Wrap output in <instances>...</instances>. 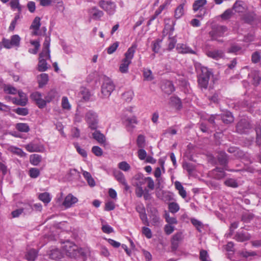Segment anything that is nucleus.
<instances>
[{"label": "nucleus", "instance_id": "f257e3e1", "mask_svg": "<svg viewBox=\"0 0 261 261\" xmlns=\"http://www.w3.org/2000/svg\"><path fill=\"white\" fill-rule=\"evenodd\" d=\"M4 90L6 93L13 95L18 93L17 97L11 96L6 97L9 100H11L13 103L21 106H24L27 103L28 97L26 94L24 92L18 91L15 88L10 85H6L4 87Z\"/></svg>", "mask_w": 261, "mask_h": 261}, {"label": "nucleus", "instance_id": "f03ea898", "mask_svg": "<svg viewBox=\"0 0 261 261\" xmlns=\"http://www.w3.org/2000/svg\"><path fill=\"white\" fill-rule=\"evenodd\" d=\"M50 41V37L46 36L43 44L42 50L39 55L38 68L40 71H45L48 68L46 60L50 59V58L49 50Z\"/></svg>", "mask_w": 261, "mask_h": 261}, {"label": "nucleus", "instance_id": "7ed1b4c3", "mask_svg": "<svg viewBox=\"0 0 261 261\" xmlns=\"http://www.w3.org/2000/svg\"><path fill=\"white\" fill-rule=\"evenodd\" d=\"M137 47V44L134 43L124 53V58L122 59L119 65V69L121 73H127L128 72V67L132 62Z\"/></svg>", "mask_w": 261, "mask_h": 261}, {"label": "nucleus", "instance_id": "20e7f679", "mask_svg": "<svg viewBox=\"0 0 261 261\" xmlns=\"http://www.w3.org/2000/svg\"><path fill=\"white\" fill-rule=\"evenodd\" d=\"M195 67L198 72H200L198 76V82L199 87L201 89L207 88L210 77L212 75L211 70L207 67L202 66L201 64L199 63H196Z\"/></svg>", "mask_w": 261, "mask_h": 261}, {"label": "nucleus", "instance_id": "39448f33", "mask_svg": "<svg viewBox=\"0 0 261 261\" xmlns=\"http://www.w3.org/2000/svg\"><path fill=\"white\" fill-rule=\"evenodd\" d=\"M115 89V85L111 79L105 77L101 87V93L104 97H109Z\"/></svg>", "mask_w": 261, "mask_h": 261}, {"label": "nucleus", "instance_id": "423d86ee", "mask_svg": "<svg viewBox=\"0 0 261 261\" xmlns=\"http://www.w3.org/2000/svg\"><path fill=\"white\" fill-rule=\"evenodd\" d=\"M173 31V25H166L163 31L164 36L168 34V49L170 50L174 48L177 42L175 37L172 36Z\"/></svg>", "mask_w": 261, "mask_h": 261}, {"label": "nucleus", "instance_id": "0eeeda50", "mask_svg": "<svg viewBox=\"0 0 261 261\" xmlns=\"http://www.w3.org/2000/svg\"><path fill=\"white\" fill-rule=\"evenodd\" d=\"M62 248L66 254L70 257H74L79 253L77 246L69 241L65 242Z\"/></svg>", "mask_w": 261, "mask_h": 261}, {"label": "nucleus", "instance_id": "6e6552de", "mask_svg": "<svg viewBox=\"0 0 261 261\" xmlns=\"http://www.w3.org/2000/svg\"><path fill=\"white\" fill-rule=\"evenodd\" d=\"M98 5L108 15H112L116 11V5L112 1L101 0L99 2Z\"/></svg>", "mask_w": 261, "mask_h": 261}, {"label": "nucleus", "instance_id": "1a4fd4ad", "mask_svg": "<svg viewBox=\"0 0 261 261\" xmlns=\"http://www.w3.org/2000/svg\"><path fill=\"white\" fill-rule=\"evenodd\" d=\"M228 29L224 25L214 27L210 32V34L213 40H217L218 37H223L227 32Z\"/></svg>", "mask_w": 261, "mask_h": 261}, {"label": "nucleus", "instance_id": "9d476101", "mask_svg": "<svg viewBox=\"0 0 261 261\" xmlns=\"http://www.w3.org/2000/svg\"><path fill=\"white\" fill-rule=\"evenodd\" d=\"M25 149L30 152H43L45 150L44 146L40 143L33 141L29 144L25 145Z\"/></svg>", "mask_w": 261, "mask_h": 261}, {"label": "nucleus", "instance_id": "9b49d317", "mask_svg": "<svg viewBox=\"0 0 261 261\" xmlns=\"http://www.w3.org/2000/svg\"><path fill=\"white\" fill-rule=\"evenodd\" d=\"M255 104L254 99H250L247 98L244 101L239 103V109H243L242 111H247L249 113H252L253 112L252 111V108Z\"/></svg>", "mask_w": 261, "mask_h": 261}, {"label": "nucleus", "instance_id": "f8f14e48", "mask_svg": "<svg viewBox=\"0 0 261 261\" xmlns=\"http://www.w3.org/2000/svg\"><path fill=\"white\" fill-rule=\"evenodd\" d=\"M237 130L241 134L247 133L251 128V124L245 119L241 120L237 125Z\"/></svg>", "mask_w": 261, "mask_h": 261}, {"label": "nucleus", "instance_id": "ddd939ff", "mask_svg": "<svg viewBox=\"0 0 261 261\" xmlns=\"http://www.w3.org/2000/svg\"><path fill=\"white\" fill-rule=\"evenodd\" d=\"M227 52L236 55L241 54L244 52L243 45L236 42L231 43L227 49Z\"/></svg>", "mask_w": 261, "mask_h": 261}, {"label": "nucleus", "instance_id": "4468645a", "mask_svg": "<svg viewBox=\"0 0 261 261\" xmlns=\"http://www.w3.org/2000/svg\"><path fill=\"white\" fill-rule=\"evenodd\" d=\"M227 170L228 169L226 167H216L211 171L210 174L214 178L219 180L222 179L225 176L226 173L224 170Z\"/></svg>", "mask_w": 261, "mask_h": 261}, {"label": "nucleus", "instance_id": "2eb2a0df", "mask_svg": "<svg viewBox=\"0 0 261 261\" xmlns=\"http://www.w3.org/2000/svg\"><path fill=\"white\" fill-rule=\"evenodd\" d=\"M261 80V73L257 70H254L248 74L249 82L254 86L259 84Z\"/></svg>", "mask_w": 261, "mask_h": 261}, {"label": "nucleus", "instance_id": "dca6fc26", "mask_svg": "<svg viewBox=\"0 0 261 261\" xmlns=\"http://www.w3.org/2000/svg\"><path fill=\"white\" fill-rule=\"evenodd\" d=\"M205 54L208 57L216 60H218L224 57V53L223 51L219 49H208L206 50Z\"/></svg>", "mask_w": 261, "mask_h": 261}, {"label": "nucleus", "instance_id": "f3484780", "mask_svg": "<svg viewBox=\"0 0 261 261\" xmlns=\"http://www.w3.org/2000/svg\"><path fill=\"white\" fill-rule=\"evenodd\" d=\"M113 174L115 179L120 184L125 186V189L127 190L129 189V186L126 182L124 174L117 170L113 171Z\"/></svg>", "mask_w": 261, "mask_h": 261}, {"label": "nucleus", "instance_id": "a211bd4d", "mask_svg": "<svg viewBox=\"0 0 261 261\" xmlns=\"http://www.w3.org/2000/svg\"><path fill=\"white\" fill-rule=\"evenodd\" d=\"M176 49L178 53L181 54H196L195 50L184 43H178L176 45Z\"/></svg>", "mask_w": 261, "mask_h": 261}, {"label": "nucleus", "instance_id": "6ab92c4d", "mask_svg": "<svg viewBox=\"0 0 261 261\" xmlns=\"http://www.w3.org/2000/svg\"><path fill=\"white\" fill-rule=\"evenodd\" d=\"M78 201L76 197L69 194L64 199L62 203L63 205L66 208L71 207L74 204Z\"/></svg>", "mask_w": 261, "mask_h": 261}, {"label": "nucleus", "instance_id": "aec40b11", "mask_svg": "<svg viewBox=\"0 0 261 261\" xmlns=\"http://www.w3.org/2000/svg\"><path fill=\"white\" fill-rule=\"evenodd\" d=\"M161 89L165 93L168 94L171 93L175 90L172 83L168 80H164L162 81Z\"/></svg>", "mask_w": 261, "mask_h": 261}, {"label": "nucleus", "instance_id": "412c9836", "mask_svg": "<svg viewBox=\"0 0 261 261\" xmlns=\"http://www.w3.org/2000/svg\"><path fill=\"white\" fill-rule=\"evenodd\" d=\"M206 0H196L193 4V10L196 12L198 11H203V14L206 13V10L203 9V7L206 4Z\"/></svg>", "mask_w": 261, "mask_h": 261}, {"label": "nucleus", "instance_id": "4be33fe9", "mask_svg": "<svg viewBox=\"0 0 261 261\" xmlns=\"http://www.w3.org/2000/svg\"><path fill=\"white\" fill-rule=\"evenodd\" d=\"M250 238V234L248 232L243 231H238L234 237L236 240L241 242L249 240Z\"/></svg>", "mask_w": 261, "mask_h": 261}, {"label": "nucleus", "instance_id": "5701e85b", "mask_svg": "<svg viewBox=\"0 0 261 261\" xmlns=\"http://www.w3.org/2000/svg\"><path fill=\"white\" fill-rule=\"evenodd\" d=\"M48 255L49 258L56 260H60L63 257V253L61 252L59 249L57 248L50 250Z\"/></svg>", "mask_w": 261, "mask_h": 261}, {"label": "nucleus", "instance_id": "b1692460", "mask_svg": "<svg viewBox=\"0 0 261 261\" xmlns=\"http://www.w3.org/2000/svg\"><path fill=\"white\" fill-rule=\"evenodd\" d=\"M123 122L127 128H134L135 124H137V121L136 117L133 116L130 117L125 118L123 119Z\"/></svg>", "mask_w": 261, "mask_h": 261}, {"label": "nucleus", "instance_id": "393cba45", "mask_svg": "<svg viewBox=\"0 0 261 261\" xmlns=\"http://www.w3.org/2000/svg\"><path fill=\"white\" fill-rule=\"evenodd\" d=\"M87 122L89 128L95 130L97 128L98 120L94 115H89L87 118Z\"/></svg>", "mask_w": 261, "mask_h": 261}, {"label": "nucleus", "instance_id": "a878e982", "mask_svg": "<svg viewBox=\"0 0 261 261\" xmlns=\"http://www.w3.org/2000/svg\"><path fill=\"white\" fill-rule=\"evenodd\" d=\"M93 137L99 143L101 144H105L106 143V137L101 134L100 131L96 130L92 134Z\"/></svg>", "mask_w": 261, "mask_h": 261}, {"label": "nucleus", "instance_id": "bb28decb", "mask_svg": "<svg viewBox=\"0 0 261 261\" xmlns=\"http://www.w3.org/2000/svg\"><path fill=\"white\" fill-rule=\"evenodd\" d=\"M90 13L93 19L95 20L100 19L103 15V12L98 9L95 7H94L90 9Z\"/></svg>", "mask_w": 261, "mask_h": 261}, {"label": "nucleus", "instance_id": "cd10ccee", "mask_svg": "<svg viewBox=\"0 0 261 261\" xmlns=\"http://www.w3.org/2000/svg\"><path fill=\"white\" fill-rule=\"evenodd\" d=\"M170 105L176 110L180 109L182 107L180 99L176 96H172L170 97Z\"/></svg>", "mask_w": 261, "mask_h": 261}, {"label": "nucleus", "instance_id": "c85d7f7f", "mask_svg": "<svg viewBox=\"0 0 261 261\" xmlns=\"http://www.w3.org/2000/svg\"><path fill=\"white\" fill-rule=\"evenodd\" d=\"M185 3L180 4L175 9L174 11V17L176 19L181 18L185 13Z\"/></svg>", "mask_w": 261, "mask_h": 261}, {"label": "nucleus", "instance_id": "c756f323", "mask_svg": "<svg viewBox=\"0 0 261 261\" xmlns=\"http://www.w3.org/2000/svg\"><path fill=\"white\" fill-rule=\"evenodd\" d=\"M79 96L83 100L88 101L90 99L91 94L88 89L82 88L79 93Z\"/></svg>", "mask_w": 261, "mask_h": 261}, {"label": "nucleus", "instance_id": "7c9ffc66", "mask_svg": "<svg viewBox=\"0 0 261 261\" xmlns=\"http://www.w3.org/2000/svg\"><path fill=\"white\" fill-rule=\"evenodd\" d=\"M142 72L143 78L145 81H151L154 79L152 72L150 69L144 68L143 69Z\"/></svg>", "mask_w": 261, "mask_h": 261}, {"label": "nucleus", "instance_id": "2f4dec72", "mask_svg": "<svg viewBox=\"0 0 261 261\" xmlns=\"http://www.w3.org/2000/svg\"><path fill=\"white\" fill-rule=\"evenodd\" d=\"M40 23V18L39 17H36L31 25V29L34 30L33 32L34 35H37V31L39 30Z\"/></svg>", "mask_w": 261, "mask_h": 261}, {"label": "nucleus", "instance_id": "473e14b6", "mask_svg": "<svg viewBox=\"0 0 261 261\" xmlns=\"http://www.w3.org/2000/svg\"><path fill=\"white\" fill-rule=\"evenodd\" d=\"M42 156L38 154H34L30 155V162L34 166H37L41 162Z\"/></svg>", "mask_w": 261, "mask_h": 261}, {"label": "nucleus", "instance_id": "72a5a7b5", "mask_svg": "<svg viewBox=\"0 0 261 261\" xmlns=\"http://www.w3.org/2000/svg\"><path fill=\"white\" fill-rule=\"evenodd\" d=\"M38 82L40 87L46 85L48 80V76L46 73H41L37 77Z\"/></svg>", "mask_w": 261, "mask_h": 261}, {"label": "nucleus", "instance_id": "f704fd0d", "mask_svg": "<svg viewBox=\"0 0 261 261\" xmlns=\"http://www.w3.org/2000/svg\"><path fill=\"white\" fill-rule=\"evenodd\" d=\"M218 160L221 165L223 166L224 167H226V166L228 163V159L227 154L225 152H221L219 154Z\"/></svg>", "mask_w": 261, "mask_h": 261}, {"label": "nucleus", "instance_id": "c9c22d12", "mask_svg": "<svg viewBox=\"0 0 261 261\" xmlns=\"http://www.w3.org/2000/svg\"><path fill=\"white\" fill-rule=\"evenodd\" d=\"M37 251L35 249H31L27 252L25 258L29 261H34L37 256Z\"/></svg>", "mask_w": 261, "mask_h": 261}, {"label": "nucleus", "instance_id": "e433bc0d", "mask_svg": "<svg viewBox=\"0 0 261 261\" xmlns=\"http://www.w3.org/2000/svg\"><path fill=\"white\" fill-rule=\"evenodd\" d=\"M61 106L62 109L66 111H69L71 109V106L66 96H63L61 100Z\"/></svg>", "mask_w": 261, "mask_h": 261}, {"label": "nucleus", "instance_id": "4c0bfd02", "mask_svg": "<svg viewBox=\"0 0 261 261\" xmlns=\"http://www.w3.org/2000/svg\"><path fill=\"white\" fill-rule=\"evenodd\" d=\"M232 9L236 12H243L245 10V7L243 6V2L237 1L233 4Z\"/></svg>", "mask_w": 261, "mask_h": 261}, {"label": "nucleus", "instance_id": "58836bf2", "mask_svg": "<svg viewBox=\"0 0 261 261\" xmlns=\"http://www.w3.org/2000/svg\"><path fill=\"white\" fill-rule=\"evenodd\" d=\"M30 43L34 46V48H30L29 49V52L32 54H36L37 53L38 50L40 47V43L39 41L35 40H31Z\"/></svg>", "mask_w": 261, "mask_h": 261}, {"label": "nucleus", "instance_id": "ea45409f", "mask_svg": "<svg viewBox=\"0 0 261 261\" xmlns=\"http://www.w3.org/2000/svg\"><path fill=\"white\" fill-rule=\"evenodd\" d=\"M255 18V14L253 12L246 13L243 17L245 21L248 23H251Z\"/></svg>", "mask_w": 261, "mask_h": 261}, {"label": "nucleus", "instance_id": "a19ab883", "mask_svg": "<svg viewBox=\"0 0 261 261\" xmlns=\"http://www.w3.org/2000/svg\"><path fill=\"white\" fill-rule=\"evenodd\" d=\"M39 198L44 203L46 204L48 203L51 200L50 194L47 192L40 194L39 195Z\"/></svg>", "mask_w": 261, "mask_h": 261}, {"label": "nucleus", "instance_id": "79ce46f5", "mask_svg": "<svg viewBox=\"0 0 261 261\" xmlns=\"http://www.w3.org/2000/svg\"><path fill=\"white\" fill-rule=\"evenodd\" d=\"M179 206L176 202H172L168 204V209L170 212L173 214L177 213L179 210Z\"/></svg>", "mask_w": 261, "mask_h": 261}, {"label": "nucleus", "instance_id": "37998d69", "mask_svg": "<svg viewBox=\"0 0 261 261\" xmlns=\"http://www.w3.org/2000/svg\"><path fill=\"white\" fill-rule=\"evenodd\" d=\"M119 45V42L118 41H116L114 42L113 44L110 45L108 47L106 48L107 52L109 55H111L113 54Z\"/></svg>", "mask_w": 261, "mask_h": 261}, {"label": "nucleus", "instance_id": "c03bdc74", "mask_svg": "<svg viewBox=\"0 0 261 261\" xmlns=\"http://www.w3.org/2000/svg\"><path fill=\"white\" fill-rule=\"evenodd\" d=\"M224 184L227 186L233 188L238 187L239 184L237 180L233 178H228L224 181Z\"/></svg>", "mask_w": 261, "mask_h": 261}, {"label": "nucleus", "instance_id": "a18cd8bd", "mask_svg": "<svg viewBox=\"0 0 261 261\" xmlns=\"http://www.w3.org/2000/svg\"><path fill=\"white\" fill-rule=\"evenodd\" d=\"M10 6L13 10L17 9L19 12L21 11V7L19 4V0H11Z\"/></svg>", "mask_w": 261, "mask_h": 261}, {"label": "nucleus", "instance_id": "49530a36", "mask_svg": "<svg viewBox=\"0 0 261 261\" xmlns=\"http://www.w3.org/2000/svg\"><path fill=\"white\" fill-rule=\"evenodd\" d=\"M16 128L17 130L22 132H28L30 130L29 125L26 123H17Z\"/></svg>", "mask_w": 261, "mask_h": 261}, {"label": "nucleus", "instance_id": "de8ad7c7", "mask_svg": "<svg viewBox=\"0 0 261 261\" xmlns=\"http://www.w3.org/2000/svg\"><path fill=\"white\" fill-rule=\"evenodd\" d=\"M162 41V40L158 39L152 42V49L154 53H158L159 51Z\"/></svg>", "mask_w": 261, "mask_h": 261}, {"label": "nucleus", "instance_id": "09e8293b", "mask_svg": "<svg viewBox=\"0 0 261 261\" xmlns=\"http://www.w3.org/2000/svg\"><path fill=\"white\" fill-rule=\"evenodd\" d=\"M118 167L120 170L125 172L129 171L130 169V165L125 161L120 162Z\"/></svg>", "mask_w": 261, "mask_h": 261}, {"label": "nucleus", "instance_id": "8fccbe9b", "mask_svg": "<svg viewBox=\"0 0 261 261\" xmlns=\"http://www.w3.org/2000/svg\"><path fill=\"white\" fill-rule=\"evenodd\" d=\"M40 170L36 168H32L29 170V175L31 177L36 178L39 176Z\"/></svg>", "mask_w": 261, "mask_h": 261}, {"label": "nucleus", "instance_id": "3c124183", "mask_svg": "<svg viewBox=\"0 0 261 261\" xmlns=\"http://www.w3.org/2000/svg\"><path fill=\"white\" fill-rule=\"evenodd\" d=\"M11 41L13 46L18 47L20 44V37L18 35H14L11 36Z\"/></svg>", "mask_w": 261, "mask_h": 261}, {"label": "nucleus", "instance_id": "603ef678", "mask_svg": "<svg viewBox=\"0 0 261 261\" xmlns=\"http://www.w3.org/2000/svg\"><path fill=\"white\" fill-rule=\"evenodd\" d=\"M145 137L142 135H139L137 139V144L139 148H143L145 146Z\"/></svg>", "mask_w": 261, "mask_h": 261}, {"label": "nucleus", "instance_id": "864d4df0", "mask_svg": "<svg viewBox=\"0 0 261 261\" xmlns=\"http://www.w3.org/2000/svg\"><path fill=\"white\" fill-rule=\"evenodd\" d=\"M199 258L201 261H211L209 260V256L207 252L204 250L200 251Z\"/></svg>", "mask_w": 261, "mask_h": 261}, {"label": "nucleus", "instance_id": "5fc2aeb1", "mask_svg": "<svg viewBox=\"0 0 261 261\" xmlns=\"http://www.w3.org/2000/svg\"><path fill=\"white\" fill-rule=\"evenodd\" d=\"M142 232L147 239H150L152 237L151 229L147 227H142Z\"/></svg>", "mask_w": 261, "mask_h": 261}, {"label": "nucleus", "instance_id": "6e6d98bb", "mask_svg": "<svg viewBox=\"0 0 261 261\" xmlns=\"http://www.w3.org/2000/svg\"><path fill=\"white\" fill-rule=\"evenodd\" d=\"M134 96V92L132 90H130L125 92L123 94V98L127 101H130Z\"/></svg>", "mask_w": 261, "mask_h": 261}, {"label": "nucleus", "instance_id": "4d7b16f0", "mask_svg": "<svg viewBox=\"0 0 261 261\" xmlns=\"http://www.w3.org/2000/svg\"><path fill=\"white\" fill-rule=\"evenodd\" d=\"M74 147L76 149L77 152L81 154L83 157L86 158L87 156V151L83 148H82L77 143H75Z\"/></svg>", "mask_w": 261, "mask_h": 261}, {"label": "nucleus", "instance_id": "13d9d810", "mask_svg": "<svg viewBox=\"0 0 261 261\" xmlns=\"http://www.w3.org/2000/svg\"><path fill=\"white\" fill-rule=\"evenodd\" d=\"M254 215L251 213H245L242 217V220L245 222L248 223L253 219Z\"/></svg>", "mask_w": 261, "mask_h": 261}, {"label": "nucleus", "instance_id": "bf43d9fd", "mask_svg": "<svg viewBox=\"0 0 261 261\" xmlns=\"http://www.w3.org/2000/svg\"><path fill=\"white\" fill-rule=\"evenodd\" d=\"M143 180H144V181L147 182V187L149 189H150L151 190L154 189V183L152 178H151L150 177H144Z\"/></svg>", "mask_w": 261, "mask_h": 261}, {"label": "nucleus", "instance_id": "052dcab7", "mask_svg": "<svg viewBox=\"0 0 261 261\" xmlns=\"http://www.w3.org/2000/svg\"><path fill=\"white\" fill-rule=\"evenodd\" d=\"M241 256L245 258H248L250 256H253L256 255L254 251H247L246 250H243L240 252Z\"/></svg>", "mask_w": 261, "mask_h": 261}, {"label": "nucleus", "instance_id": "680f3d73", "mask_svg": "<svg viewBox=\"0 0 261 261\" xmlns=\"http://www.w3.org/2000/svg\"><path fill=\"white\" fill-rule=\"evenodd\" d=\"M92 152L97 156H100L102 155V150L99 146H94L92 148Z\"/></svg>", "mask_w": 261, "mask_h": 261}, {"label": "nucleus", "instance_id": "e2e57ef3", "mask_svg": "<svg viewBox=\"0 0 261 261\" xmlns=\"http://www.w3.org/2000/svg\"><path fill=\"white\" fill-rule=\"evenodd\" d=\"M221 119L226 124L233 122L234 120L233 115H221Z\"/></svg>", "mask_w": 261, "mask_h": 261}, {"label": "nucleus", "instance_id": "0e129e2a", "mask_svg": "<svg viewBox=\"0 0 261 261\" xmlns=\"http://www.w3.org/2000/svg\"><path fill=\"white\" fill-rule=\"evenodd\" d=\"M233 9H227L222 15L221 17L223 19L229 18L233 14Z\"/></svg>", "mask_w": 261, "mask_h": 261}, {"label": "nucleus", "instance_id": "69168bd1", "mask_svg": "<svg viewBox=\"0 0 261 261\" xmlns=\"http://www.w3.org/2000/svg\"><path fill=\"white\" fill-rule=\"evenodd\" d=\"M172 224H166L164 227V231L167 235L171 234L174 230L175 227Z\"/></svg>", "mask_w": 261, "mask_h": 261}, {"label": "nucleus", "instance_id": "338daca9", "mask_svg": "<svg viewBox=\"0 0 261 261\" xmlns=\"http://www.w3.org/2000/svg\"><path fill=\"white\" fill-rule=\"evenodd\" d=\"M57 94L56 91L54 89L51 90L47 94L46 99V101L49 102H50L53 98H55Z\"/></svg>", "mask_w": 261, "mask_h": 261}, {"label": "nucleus", "instance_id": "774afa93", "mask_svg": "<svg viewBox=\"0 0 261 261\" xmlns=\"http://www.w3.org/2000/svg\"><path fill=\"white\" fill-rule=\"evenodd\" d=\"M138 156L140 160H145L147 156L146 151L142 148H141V149H139L138 151Z\"/></svg>", "mask_w": 261, "mask_h": 261}]
</instances>
